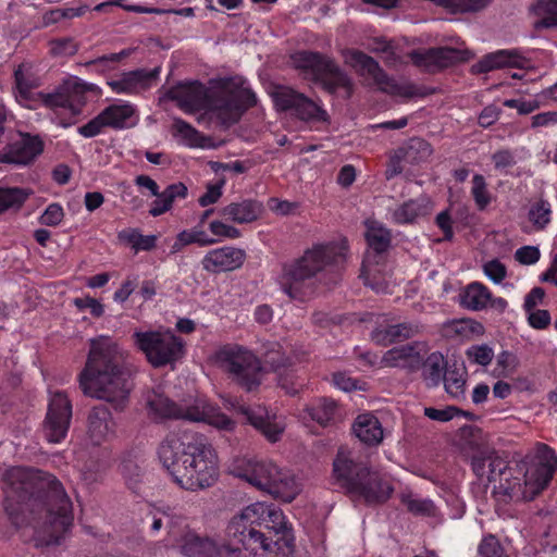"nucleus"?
I'll return each instance as SVG.
<instances>
[{
	"label": "nucleus",
	"mask_w": 557,
	"mask_h": 557,
	"mask_svg": "<svg viewBox=\"0 0 557 557\" xmlns=\"http://www.w3.org/2000/svg\"><path fill=\"white\" fill-rule=\"evenodd\" d=\"M4 511L16 528L30 527L36 547L57 545L73 522L72 503L52 474L14 467L5 471Z\"/></svg>",
	"instance_id": "f257e3e1"
},
{
	"label": "nucleus",
	"mask_w": 557,
	"mask_h": 557,
	"mask_svg": "<svg viewBox=\"0 0 557 557\" xmlns=\"http://www.w3.org/2000/svg\"><path fill=\"white\" fill-rule=\"evenodd\" d=\"M88 343L85 367L78 375L83 394L106 401L115 410H124L134 388L124 350L107 335L90 338Z\"/></svg>",
	"instance_id": "f03ea898"
},
{
	"label": "nucleus",
	"mask_w": 557,
	"mask_h": 557,
	"mask_svg": "<svg viewBox=\"0 0 557 557\" xmlns=\"http://www.w3.org/2000/svg\"><path fill=\"white\" fill-rule=\"evenodd\" d=\"M159 458L174 482L187 491L207 488L218 480V455L201 434L168 436L159 447Z\"/></svg>",
	"instance_id": "7ed1b4c3"
},
{
	"label": "nucleus",
	"mask_w": 557,
	"mask_h": 557,
	"mask_svg": "<svg viewBox=\"0 0 557 557\" xmlns=\"http://www.w3.org/2000/svg\"><path fill=\"white\" fill-rule=\"evenodd\" d=\"M343 258L334 245H314L299 258L283 265L277 280L281 289L290 299L304 301L310 298L315 292L317 280Z\"/></svg>",
	"instance_id": "20e7f679"
},
{
	"label": "nucleus",
	"mask_w": 557,
	"mask_h": 557,
	"mask_svg": "<svg viewBox=\"0 0 557 557\" xmlns=\"http://www.w3.org/2000/svg\"><path fill=\"white\" fill-rule=\"evenodd\" d=\"M557 469V455L546 444L537 443L535 455L529 467L520 466L519 474L523 478L510 474L504 475L498 484L493 485V492L515 500H531L539 495L550 482Z\"/></svg>",
	"instance_id": "39448f33"
},
{
	"label": "nucleus",
	"mask_w": 557,
	"mask_h": 557,
	"mask_svg": "<svg viewBox=\"0 0 557 557\" xmlns=\"http://www.w3.org/2000/svg\"><path fill=\"white\" fill-rule=\"evenodd\" d=\"M232 473L283 502L290 503L301 491V484L295 474L278 468L269 459L239 458L234 461Z\"/></svg>",
	"instance_id": "423d86ee"
},
{
	"label": "nucleus",
	"mask_w": 557,
	"mask_h": 557,
	"mask_svg": "<svg viewBox=\"0 0 557 557\" xmlns=\"http://www.w3.org/2000/svg\"><path fill=\"white\" fill-rule=\"evenodd\" d=\"M256 95L242 78H231L209 90L206 112L198 121L214 120L223 127L237 123L256 104Z\"/></svg>",
	"instance_id": "0eeeda50"
},
{
	"label": "nucleus",
	"mask_w": 557,
	"mask_h": 557,
	"mask_svg": "<svg viewBox=\"0 0 557 557\" xmlns=\"http://www.w3.org/2000/svg\"><path fill=\"white\" fill-rule=\"evenodd\" d=\"M293 65L306 74H310L330 94L344 88L347 97L352 91L350 77L330 57L314 51H297L290 57Z\"/></svg>",
	"instance_id": "6e6552de"
},
{
	"label": "nucleus",
	"mask_w": 557,
	"mask_h": 557,
	"mask_svg": "<svg viewBox=\"0 0 557 557\" xmlns=\"http://www.w3.org/2000/svg\"><path fill=\"white\" fill-rule=\"evenodd\" d=\"M215 360L247 392L260 385L262 368L250 350L238 345H225L215 352Z\"/></svg>",
	"instance_id": "1a4fd4ad"
},
{
	"label": "nucleus",
	"mask_w": 557,
	"mask_h": 557,
	"mask_svg": "<svg viewBox=\"0 0 557 557\" xmlns=\"http://www.w3.org/2000/svg\"><path fill=\"white\" fill-rule=\"evenodd\" d=\"M367 463L354 458L349 450L341 448L333 461V474L336 483L348 494L363 499H377L386 496V493L376 494L370 487L362 485V480L369 475Z\"/></svg>",
	"instance_id": "9d476101"
},
{
	"label": "nucleus",
	"mask_w": 557,
	"mask_h": 557,
	"mask_svg": "<svg viewBox=\"0 0 557 557\" xmlns=\"http://www.w3.org/2000/svg\"><path fill=\"white\" fill-rule=\"evenodd\" d=\"M133 338L154 368L176 361L184 352L183 341L171 332H135Z\"/></svg>",
	"instance_id": "9b49d317"
},
{
	"label": "nucleus",
	"mask_w": 557,
	"mask_h": 557,
	"mask_svg": "<svg viewBox=\"0 0 557 557\" xmlns=\"http://www.w3.org/2000/svg\"><path fill=\"white\" fill-rule=\"evenodd\" d=\"M260 503L251 504L245 507L239 513L235 515L228 523V534L238 539L246 550L257 553L271 550V542L264 531L260 530Z\"/></svg>",
	"instance_id": "f8f14e48"
},
{
	"label": "nucleus",
	"mask_w": 557,
	"mask_h": 557,
	"mask_svg": "<svg viewBox=\"0 0 557 557\" xmlns=\"http://www.w3.org/2000/svg\"><path fill=\"white\" fill-rule=\"evenodd\" d=\"M260 507L263 512L260 516L259 528L262 531L267 530L270 534L268 536L271 542L270 552L275 548L282 557H288L294 550L295 539L283 511L264 503H260Z\"/></svg>",
	"instance_id": "ddd939ff"
},
{
	"label": "nucleus",
	"mask_w": 557,
	"mask_h": 557,
	"mask_svg": "<svg viewBox=\"0 0 557 557\" xmlns=\"http://www.w3.org/2000/svg\"><path fill=\"white\" fill-rule=\"evenodd\" d=\"M72 418V404L63 392L51 393L44 434L48 442L60 443L67 433Z\"/></svg>",
	"instance_id": "4468645a"
},
{
	"label": "nucleus",
	"mask_w": 557,
	"mask_h": 557,
	"mask_svg": "<svg viewBox=\"0 0 557 557\" xmlns=\"http://www.w3.org/2000/svg\"><path fill=\"white\" fill-rule=\"evenodd\" d=\"M149 417L154 421L165 419H184L200 422L205 413L198 407L182 406L157 391H148L145 395Z\"/></svg>",
	"instance_id": "2eb2a0df"
},
{
	"label": "nucleus",
	"mask_w": 557,
	"mask_h": 557,
	"mask_svg": "<svg viewBox=\"0 0 557 557\" xmlns=\"http://www.w3.org/2000/svg\"><path fill=\"white\" fill-rule=\"evenodd\" d=\"M181 552L188 557H239L240 548L218 543L208 535L185 530L180 540Z\"/></svg>",
	"instance_id": "dca6fc26"
},
{
	"label": "nucleus",
	"mask_w": 557,
	"mask_h": 557,
	"mask_svg": "<svg viewBox=\"0 0 557 557\" xmlns=\"http://www.w3.org/2000/svg\"><path fill=\"white\" fill-rule=\"evenodd\" d=\"M472 470L485 486L498 484L504 475L510 474L507 461L494 449H485L472 458Z\"/></svg>",
	"instance_id": "f3484780"
},
{
	"label": "nucleus",
	"mask_w": 557,
	"mask_h": 557,
	"mask_svg": "<svg viewBox=\"0 0 557 557\" xmlns=\"http://www.w3.org/2000/svg\"><path fill=\"white\" fill-rule=\"evenodd\" d=\"M237 410L257 429L269 442L275 443L281 438L285 425L277 420L265 407H246L238 405Z\"/></svg>",
	"instance_id": "a211bd4d"
},
{
	"label": "nucleus",
	"mask_w": 557,
	"mask_h": 557,
	"mask_svg": "<svg viewBox=\"0 0 557 557\" xmlns=\"http://www.w3.org/2000/svg\"><path fill=\"white\" fill-rule=\"evenodd\" d=\"M209 90L198 82L180 84L168 91V97L177 102V106L187 113L206 109Z\"/></svg>",
	"instance_id": "6ab92c4d"
},
{
	"label": "nucleus",
	"mask_w": 557,
	"mask_h": 557,
	"mask_svg": "<svg viewBox=\"0 0 557 557\" xmlns=\"http://www.w3.org/2000/svg\"><path fill=\"white\" fill-rule=\"evenodd\" d=\"M42 141L36 136L23 135L0 151V163L25 165L42 152Z\"/></svg>",
	"instance_id": "aec40b11"
},
{
	"label": "nucleus",
	"mask_w": 557,
	"mask_h": 557,
	"mask_svg": "<svg viewBox=\"0 0 557 557\" xmlns=\"http://www.w3.org/2000/svg\"><path fill=\"white\" fill-rule=\"evenodd\" d=\"M91 90V85H88L78 79L66 82L62 88L55 92L45 97V104L50 108H65L70 109L73 113H79V107L85 102L84 95L86 91Z\"/></svg>",
	"instance_id": "412c9836"
},
{
	"label": "nucleus",
	"mask_w": 557,
	"mask_h": 557,
	"mask_svg": "<svg viewBox=\"0 0 557 557\" xmlns=\"http://www.w3.org/2000/svg\"><path fill=\"white\" fill-rule=\"evenodd\" d=\"M528 60L516 49H505L491 52L482 57L471 66V73L482 74L504 67L523 69Z\"/></svg>",
	"instance_id": "4be33fe9"
},
{
	"label": "nucleus",
	"mask_w": 557,
	"mask_h": 557,
	"mask_svg": "<svg viewBox=\"0 0 557 557\" xmlns=\"http://www.w3.org/2000/svg\"><path fill=\"white\" fill-rule=\"evenodd\" d=\"M245 257V251L239 248L222 247L207 252L201 263L206 271L219 273L240 268Z\"/></svg>",
	"instance_id": "5701e85b"
},
{
	"label": "nucleus",
	"mask_w": 557,
	"mask_h": 557,
	"mask_svg": "<svg viewBox=\"0 0 557 557\" xmlns=\"http://www.w3.org/2000/svg\"><path fill=\"white\" fill-rule=\"evenodd\" d=\"M159 67L152 70L139 69L122 74L119 79L109 82V86L119 94H136L156 84Z\"/></svg>",
	"instance_id": "b1692460"
},
{
	"label": "nucleus",
	"mask_w": 557,
	"mask_h": 557,
	"mask_svg": "<svg viewBox=\"0 0 557 557\" xmlns=\"http://www.w3.org/2000/svg\"><path fill=\"white\" fill-rule=\"evenodd\" d=\"M382 260H372L370 255H367L363 263L361 276L364 284L371 287L377 294L392 293V272L387 269L386 264L381 263Z\"/></svg>",
	"instance_id": "393cba45"
},
{
	"label": "nucleus",
	"mask_w": 557,
	"mask_h": 557,
	"mask_svg": "<svg viewBox=\"0 0 557 557\" xmlns=\"http://www.w3.org/2000/svg\"><path fill=\"white\" fill-rule=\"evenodd\" d=\"M115 423L110 410L99 405L94 407L87 417V434L90 441L99 445L113 435Z\"/></svg>",
	"instance_id": "a878e982"
},
{
	"label": "nucleus",
	"mask_w": 557,
	"mask_h": 557,
	"mask_svg": "<svg viewBox=\"0 0 557 557\" xmlns=\"http://www.w3.org/2000/svg\"><path fill=\"white\" fill-rule=\"evenodd\" d=\"M343 57L346 64L354 67L361 75H369L379 87L388 83L387 74L372 57L356 49L344 50Z\"/></svg>",
	"instance_id": "bb28decb"
},
{
	"label": "nucleus",
	"mask_w": 557,
	"mask_h": 557,
	"mask_svg": "<svg viewBox=\"0 0 557 557\" xmlns=\"http://www.w3.org/2000/svg\"><path fill=\"white\" fill-rule=\"evenodd\" d=\"M422 360L423 357L418 349V345L413 344L394 347L387 350L382 358V362L386 367L407 368L409 370L418 369Z\"/></svg>",
	"instance_id": "cd10ccee"
},
{
	"label": "nucleus",
	"mask_w": 557,
	"mask_h": 557,
	"mask_svg": "<svg viewBox=\"0 0 557 557\" xmlns=\"http://www.w3.org/2000/svg\"><path fill=\"white\" fill-rule=\"evenodd\" d=\"M419 325L411 322H403L391 325H380L372 333V339L382 346L408 339L419 333Z\"/></svg>",
	"instance_id": "c85d7f7f"
},
{
	"label": "nucleus",
	"mask_w": 557,
	"mask_h": 557,
	"mask_svg": "<svg viewBox=\"0 0 557 557\" xmlns=\"http://www.w3.org/2000/svg\"><path fill=\"white\" fill-rule=\"evenodd\" d=\"M261 212V203L251 199H245L240 202H232L220 210V214L222 216L239 224L256 221Z\"/></svg>",
	"instance_id": "c756f323"
},
{
	"label": "nucleus",
	"mask_w": 557,
	"mask_h": 557,
	"mask_svg": "<svg viewBox=\"0 0 557 557\" xmlns=\"http://www.w3.org/2000/svg\"><path fill=\"white\" fill-rule=\"evenodd\" d=\"M354 432L356 436L368 445H377L383 440V429L376 417L366 413L358 416Z\"/></svg>",
	"instance_id": "7c9ffc66"
},
{
	"label": "nucleus",
	"mask_w": 557,
	"mask_h": 557,
	"mask_svg": "<svg viewBox=\"0 0 557 557\" xmlns=\"http://www.w3.org/2000/svg\"><path fill=\"white\" fill-rule=\"evenodd\" d=\"M431 210V202L426 198L410 199L398 206L392 213L397 224L412 223L416 219L426 215Z\"/></svg>",
	"instance_id": "2f4dec72"
},
{
	"label": "nucleus",
	"mask_w": 557,
	"mask_h": 557,
	"mask_svg": "<svg viewBox=\"0 0 557 557\" xmlns=\"http://www.w3.org/2000/svg\"><path fill=\"white\" fill-rule=\"evenodd\" d=\"M366 238L371 252L372 260H383L382 253L385 252L391 245V232L376 222L367 223Z\"/></svg>",
	"instance_id": "473e14b6"
},
{
	"label": "nucleus",
	"mask_w": 557,
	"mask_h": 557,
	"mask_svg": "<svg viewBox=\"0 0 557 557\" xmlns=\"http://www.w3.org/2000/svg\"><path fill=\"white\" fill-rule=\"evenodd\" d=\"M305 412L312 421L321 426H327L335 421L337 404L331 398H318L306 406Z\"/></svg>",
	"instance_id": "72a5a7b5"
},
{
	"label": "nucleus",
	"mask_w": 557,
	"mask_h": 557,
	"mask_svg": "<svg viewBox=\"0 0 557 557\" xmlns=\"http://www.w3.org/2000/svg\"><path fill=\"white\" fill-rule=\"evenodd\" d=\"M101 114L106 125L115 129L131 127L136 124L133 121L135 109L129 103L109 106Z\"/></svg>",
	"instance_id": "f704fd0d"
},
{
	"label": "nucleus",
	"mask_w": 557,
	"mask_h": 557,
	"mask_svg": "<svg viewBox=\"0 0 557 557\" xmlns=\"http://www.w3.org/2000/svg\"><path fill=\"white\" fill-rule=\"evenodd\" d=\"M450 14H478L487 10L494 0H429Z\"/></svg>",
	"instance_id": "c9c22d12"
},
{
	"label": "nucleus",
	"mask_w": 557,
	"mask_h": 557,
	"mask_svg": "<svg viewBox=\"0 0 557 557\" xmlns=\"http://www.w3.org/2000/svg\"><path fill=\"white\" fill-rule=\"evenodd\" d=\"M531 13L535 17V30L557 27V0H536L531 7Z\"/></svg>",
	"instance_id": "e433bc0d"
},
{
	"label": "nucleus",
	"mask_w": 557,
	"mask_h": 557,
	"mask_svg": "<svg viewBox=\"0 0 557 557\" xmlns=\"http://www.w3.org/2000/svg\"><path fill=\"white\" fill-rule=\"evenodd\" d=\"M361 482L363 486L370 487V490H372L376 494H380L381 492L386 493V496H384L383 498L364 499V502L368 504L385 503L394 492V487L392 485L389 476L376 470L370 469L369 475H367V479H363Z\"/></svg>",
	"instance_id": "4c0bfd02"
},
{
	"label": "nucleus",
	"mask_w": 557,
	"mask_h": 557,
	"mask_svg": "<svg viewBox=\"0 0 557 557\" xmlns=\"http://www.w3.org/2000/svg\"><path fill=\"white\" fill-rule=\"evenodd\" d=\"M491 293L481 283L473 282L469 284L461 295V304L471 310H482L488 306Z\"/></svg>",
	"instance_id": "58836bf2"
},
{
	"label": "nucleus",
	"mask_w": 557,
	"mask_h": 557,
	"mask_svg": "<svg viewBox=\"0 0 557 557\" xmlns=\"http://www.w3.org/2000/svg\"><path fill=\"white\" fill-rule=\"evenodd\" d=\"M466 374V369L456 363L446 369L442 382L451 397L459 399L465 396Z\"/></svg>",
	"instance_id": "ea45409f"
},
{
	"label": "nucleus",
	"mask_w": 557,
	"mask_h": 557,
	"mask_svg": "<svg viewBox=\"0 0 557 557\" xmlns=\"http://www.w3.org/2000/svg\"><path fill=\"white\" fill-rule=\"evenodd\" d=\"M447 368V362L442 354H431L423 362V377L428 386H437L443 381Z\"/></svg>",
	"instance_id": "a19ab883"
},
{
	"label": "nucleus",
	"mask_w": 557,
	"mask_h": 557,
	"mask_svg": "<svg viewBox=\"0 0 557 557\" xmlns=\"http://www.w3.org/2000/svg\"><path fill=\"white\" fill-rule=\"evenodd\" d=\"M172 129L173 135L180 136L187 146L199 148H205L207 146V138L189 123L180 117H175L173 120Z\"/></svg>",
	"instance_id": "79ce46f5"
},
{
	"label": "nucleus",
	"mask_w": 557,
	"mask_h": 557,
	"mask_svg": "<svg viewBox=\"0 0 557 557\" xmlns=\"http://www.w3.org/2000/svg\"><path fill=\"white\" fill-rule=\"evenodd\" d=\"M30 194L26 188L0 187V213L9 209H20Z\"/></svg>",
	"instance_id": "37998d69"
},
{
	"label": "nucleus",
	"mask_w": 557,
	"mask_h": 557,
	"mask_svg": "<svg viewBox=\"0 0 557 557\" xmlns=\"http://www.w3.org/2000/svg\"><path fill=\"white\" fill-rule=\"evenodd\" d=\"M437 70H442L459 62L468 61L472 53L468 49H456L450 47L435 48Z\"/></svg>",
	"instance_id": "c03bdc74"
},
{
	"label": "nucleus",
	"mask_w": 557,
	"mask_h": 557,
	"mask_svg": "<svg viewBox=\"0 0 557 557\" xmlns=\"http://www.w3.org/2000/svg\"><path fill=\"white\" fill-rule=\"evenodd\" d=\"M404 160L408 163H418L426 160L431 153V146L422 138H411L406 146L399 148Z\"/></svg>",
	"instance_id": "a18cd8bd"
},
{
	"label": "nucleus",
	"mask_w": 557,
	"mask_h": 557,
	"mask_svg": "<svg viewBox=\"0 0 557 557\" xmlns=\"http://www.w3.org/2000/svg\"><path fill=\"white\" fill-rule=\"evenodd\" d=\"M294 113L304 121H327V113L304 95L297 102Z\"/></svg>",
	"instance_id": "49530a36"
},
{
	"label": "nucleus",
	"mask_w": 557,
	"mask_h": 557,
	"mask_svg": "<svg viewBox=\"0 0 557 557\" xmlns=\"http://www.w3.org/2000/svg\"><path fill=\"white\" fill-rule=\"evenodd\" d=\"M108 469V463L100 457H90L81 471L82 480L86 485L99 483Z\"/></svg>",
	"instance_id": "de8ad7c7"
},
{
	"label": "nucleus",
	"mask_w": 557,
	"mask_h": 557,
	"mask_svg": "<svg viewBox=\"0 0 557 557\" xmlns=\"http://www.w3.org/2000/svg\"><path fill=\"white\" fill-rule=\"evenodd\" d=\"M550 203L547 200L540 199L530 207L528 218L535 230L542 231L550 222Z\"/></svg>",
	"instance_id": "09e8293b"
},
{
	"label": "nucleus",
	"mask_w": 557,
	"mask_h": 557,
	"mask_svg": "<svg viewBox=\"0 0 557 557\" xmlns=\"http://www.w3.org/2000/svg\"><path fill=\"white\" fill-rule=\"evenodd\" d=\"M401 503L407 507L408 511L420 516H434L435 506L432 500L416 497L411 493H403Z\"/></svg>",
	"instance_id": "8fccbe9b"
},
{
	"label": "nucleus",
	"mask_w": 557,
	"mask_h": 557,
	"mask_svg": "<svg viewBox=\"0 0 557 557\" xmlns=\"http://www.w3.org/2000/svg\"><path fill=\"white\" fill-rule=\"evenodd\" d=\"M120 472L129 488L136 490L141 481L143 467L134 459H124L120 465Z\"/></svg>",
	"instance_id": "3c124183"
},
{
	"label": "nucleus",
	"mask_w": 557,
	"mask_h": 557,
	"mask_svg": "<svg viewBox=\"0 0 557 557\" xmlns=\"http://www.w3.org/2000/svg\"><path fill=\"white\" fill-rule=\"evenodd\" d=\"M302 94L295 91L288 87H277L273 91V100L277 109L282 111L295 109L297 102L301 98Z\"/></svg>",
	"instance_id": "603ef678"
},
{
	"label": "nucleus",
	"mask_w": 557,
	"mask_h": 557,
	"mask_svg": "<svg viewBox=\"0 0 557 557\" xmlns=\"http://www.w3.org/2000/svg\"><path fill=\"white\" fill-rule=\"evenodd\" d=\"M412 63L419 69L434 73L437 72L435 48L414 50L409 53Z\"/></svg>",
	"instance_id": "864d4df0"
},
{
	"label": "nucleus",
	"mask_w": 557,
	"mask_h": 557,
	"mask_svg": "<svg viewBox=\"0 0 557 557\" xmlns=\"http://www.w3.org/2000/svg\"><path fill=\"white\" fill-rule=\"evenodd\" d=\"M471 194L480 210H484L491 202V196L487 190L485 178L481 174H475L473 176Z\"/></svg>",
	"instance_id": "5fc2aeb1"
},
{
	"label": "nucleus",
	"mask_w": 557,
	"mask_h": 557,
	"mask_svg": "<svg viewBox=\"0 0 557 557\" xmlns=\"http://www.w3.org/2000/svg\"><path fill=\"white\" fill-rule=\"evenodd\" d=\"M296 370L288 368L277 373L278 385L289 395H296L304 386V380L296 375Z\"/></svg>",
	"instance_id": "6e6d98bb"
},
{
	"label": "nucleus",
	"mask_w": 557,
	"mask_h": 557,
	"mask_svg": "<svg viewBox=\"0 0 557 557\" xmlns=\"http://www.w3.org/2000/svg\"><path fill=\"white\" fill-rule=\"evenodd\" d=\"M78 51V44L71 37L50 41V52L54 57H72Z\"/></svg>",
	"instance_id": "4d7b16f0"
},
{
	"label": "nucleus",
	"mask_w": 557,
	"mask_h": 557,
	"mask_svg": "<svg viewBox=\"0 0 557 557\" xmlns=\"http://www.w3.org/2000/svg\"><path fill=\"white\" fill-rule=\"evenodd\" d=\"M466 355L471 362L487 366L493 360L494 351L488 345L482 344L469 347Z\"/></svg>",
	"instance_id": "13d9d810"
},
{
	"label": "nucleus",
	"mask_w": 557,
	"mask_h": 557,
	"mask_svg": "<svg viewBox=\"0 0 557 557\" xmlns=\"http://www.w3.org/2000/svg\"><path fill=\"white\" fill-rule=\"evenodd\" d=\"M380 88L382 90H389L392 94L405 98L423 97L425 95L413 84H395L389 78L388 83L384 84L383 87Z\"/></svg>",
	"instance_id": "bf43d9fd"
},
{
	"label": "nucleus",
	"mask_w": 557,
	"mask_h": 557,
	"mask_svg": "<svg viewBox=\"0 0 557 557\" xmlns=\"http://www.w3.org/2000/svg\"><path fill=\"white\" fill-rule=\"evenodd\" d=\"M478 550L481 557H508L494 535L485 536Z\"/></svg>",
	"instance_id": "052dcab7"
},
{
	"label": "nucleus",
	"mask_w": 557,
	"mask_h": 557,
	"mask_svg": "<svg viewBox=\"0 0 557 557\" xmlns=\"http://www.w3.org/2000/svg\"><path fill=\"white\" fill-rule=\"evenodd\" d=\"M458 413H462V411L454 406H448L443 409L433 408V407L424 408V414L429 419L434 420V421H440V422H447V421L451 420ZM463 414H466L467 417H472L471 413L463 412Z\"/></svg>",
	"instance_id": "680f3d73"
},
{
	"label": "nucleus",
	"mask_w": 557,
	"mask_h": 557,
	"mask_svg": "<svg viewBox=\"0 0 557 557\" xmlns=\"http://www.w3.org/2000/svg\"><path fill=\"white\" fill-rule=\"evenodd\" d=\"M298 361L294 356H286L280 352H268L267 362L273 368L276 373L283 372L288 368H293Z\"/></svg>",
	"instance_id": "e2e57ef3"
},
{
	"label": "nucleus",
	"mask_w": 557,
	"mask_h": 557,
	"mask_svg": "<svg viewBox=\"0 0 557 557\" xmlns=\"http://www.w3.org/2000/svg\"><path fill=\"white\" fill-rule=\"evenodd\" d=\"M63 218V208L59 203H51L46 208L39 221L42 225L57 226L62 222Z\"/></svg>",
	"instance_id": "0e129e2a"
},
{
	"label": "nucleus",
	"mask_w": 557,
	"mask_h": 557,
	"mask_svg": "<svg viewBox=\"0 0 557 557\" xmlns=\"http://www.w3.org/2000/svg\"><path fill=\"white\" fill-rule=\"evenodd\" d=\"M182 242L189 244H198L201 247L213 245L216 243L214 238H210L203 231L190 230L181 232Z\"/></svg>",
	"instance_id": "69168bd1"
},
{
	"label": "nucleus",
	"mask_w": 557,
	"mask_h": 557,
	"mask_svg": "<svg viewBox=\"0 0 557 557\" xmlns=\"http://www.w3.org/2000/svg\"><path fill=\"white\" fill-rule=\"evenodd\" d=\"M156 200L152 201L149 214L152 216H159L168 212L172 206L173 200L168 197L165 189L163 191L158 190V195H154Z\"/></svg>",
	"instance_id": "338daca9"
},
{
	"label": "nucleus",
	"mask_w": 557,
	"mask_h": 557,
	"mask_svg": "<svg viewBox=\"0 0 557 557\" xmlns=\"http://www.w3.org/2000/svg\"><path fill=\"white\" fill-rule=\"evenodd\" d=\"M540 250L537 247L534 246H523L519 248L516 253L515 258L518 262L521 264H534L540 259Z\"/></svg>",
	"instance_id": "774afa93"
}]
</instances>
